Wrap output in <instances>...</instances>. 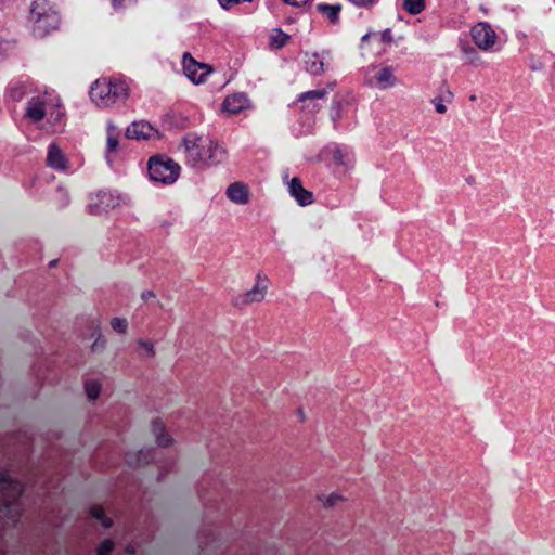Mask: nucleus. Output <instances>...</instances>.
Instances as JSON below:
<instances>
[{"mask_svg": "<svg viewBox=\"0 0 555 555\" xmlns=\"http://www.w3.org/2000/svg\"><path fill=\"white\" fill-rule=\"evenodd\" d=\"M188 166L205 169L223 163L227 151L216 141L195 132L186 133L179 146Z\"/></svg>", "mask_w": 555, "mask_h": 555, "instance_id": "obj_1", "label": "nucleus"}, {"mask_svg": "<svg viewBox=\"0 0 555 555\" xmlns=\"http://www.w3.org/2000/svg\"><path fill=\"white\" fill-rule=\"evenodd\" d=\"M23 493L22 483L8 470L0 472V528L17 522L22 508L18 499Z\"/></svg>", "mask_w": 555, "mask_h": 555, "instance_id": "obj_2", "label": "nucleus"}, {"mask_svg": "<svg viewBox=\"0 0 555 555\" xmlns=\"http://www.w3.org/2000/svg\"><path fill=\"white\" fill-rule=\"evenodd\" d=\"M128 96L129 87L124 80L98 79L90 89V99L100 108L124 104Z\"/></svg>", "mask_w": 555, "mask_h": 555, "instance_id": "obj_3", "label": "nucleus"}, {"mask_svg": "<svg viewBox=\"0 0 555 555\" xmlns=\"http://www.w3.org/2000/svg\"><path fill=\"white\" fill-rule=\"evenodd\" d=\"M60 13L49 0H35L29 8V25L36 37L43 38L60 26Z\"/></svg>", "mask_w": 555, "mask_h": 555, "instance_id": "obj_4", "label": "nucleus"}, {"mask_svg": "<svg viewBox=\"0 0 555 555\" xmlns=\"http://www.w3.org/2000/svg\"><path fill=\"white\" fill-rule=\"evenodd\" d=\"M151 180L162 184H172L180 175V166L171 158L153 156L147 165Z\"/></svg>", "mask_w": 555, "mask_h": 555, "instance_id": "obj_5", "label": "nucleus"}, {"mask_svg": "<svg viewBox=\"0 0 555 555\" xmlns=\"http://www.w3.org/2000/svg\"><path fill=\"white\" fill-rule=\"evenodd\" d=\"M122 197L112 191H99L90 196L88 211L93 216H104L120 207Z\"/></svg>", "mask_w": 555, "mask_h": 555, "instance_id": "obj_6", "label": "nucleus"}, {"mask_svg": "<svg viewBox=\"0 0 555 555\" xmlns=\"http://www.w3.org/2000/svg\"><path fill=\"white\" fill-rule=\"evenodd\" d=\"M366 83L371 87H377L380 90L393 88L398 83L395 70L390 66H373L369 69Z\"/></svg>", "mask_w": 555, "mask_h": 555, "instance_id": "obj_7", "label": "nucleus"}, {"mask_svg": "<svg viewBox=\"0 0 555 555\" xmlns=\"http://www.w3.org/2000/svg\"><path fill=\"white\" fill-rule=\"evenodd\" d=\"M268 292V281L266 276L257 275V280L253 288L249 291L237 295L234 298L235 307H244L256 302H261L267 295Z\"/></svg>", "mask_w": 555, "mask_h": 555, "instance_id": "obj_8", "label": "nucleus"}, {"mask_svg": "<svg viewBox=\"0 0 555 555\" xmlns=\"http://www.w3.org/2000/svg\"><path fill=\"white\" fill-rule=\"evenodd\" d=\"M470 34L474 43L483 51L491 50L495 44L496 33L488 23L480 22L476 24Z\"/></svg>", "mask_w": 555, "mask_h": 555, "instance_id": "obj_9", "label": "nucleus"}, {"mask_svg": "<svg viewBox=\"0 0 555 555\" xmlns=\"http://www.w3.org/2000/svg\"><path fill=\"white\" fill-rule=\"evenodd\" d=\"M183 70L186 77L196 85L204 82L206 76L211 72L207 64L198 63L188 52L183 54Z\"/></svg>", "mask_w": 555, "mask_h": 555, "instance_id": "obj_10", "label": "nucleus"}, {"mask_svg": "<svg viewBox=\"0 0 555 555\" xmlns=\"http://www.w3.org/2000/svg\"><path fill=\"white\" fill-rule=\"evenodd\" d=\"M48 105L47 94L31 96L27 101L25 116L33 122H39L44 118Z\"/></svg>", "mask_w": 555, "mask_h": 555, "instance_id": "obj_11", "label": "nucleus"}, {"mask_svg": "<svg viewBox=\"0 0 555 555\" xmlns=\"http://www.w3.org/2000/svg\"><path fill=\"white\" fill-rule=\"evenodd\" d=\"M46 163L49 168L56 171L65 172L69 168L68 158L56 143L49 144Z\"/></svg>", "mask_w": 555, "mask_h": 555, "instance_id": "obj_12", "label": "nucleus"}, {"mask_svg": "<svg viewBox=\"0 0 555 555\" xmlns=\"http://www.w3.org/2000/svg\"><path fill=\"white\" fill-rule=\"evenodd\" d=\"M127 139L150 140L158 137V131L146 121H133L126 129Z\"/></svg>", "mask_w": 555, "mask_h": 555, "instance_id": "obj_13", "label": "nucleus"}, {"mask_svg": "<svg viewBox=\"0 0 555 555\" xmlns=\"http://www.w3.org/2000/svg\"><path fill=\"white\" fill-rule=\"evenodd\" d=\"M288 192L300 206H308L313 203V194L306 190L298 178L288 182Z\"/></svg>", "mask_w": 555, "mask_h": 555, "instance_id": "obj_14", "label": "nucleus"}, {"mask_svg": "<svg viewBox=\"0 0 555 555\" xmlns=\"http://www.w3.org/2000/svg\"><path fill=\"white\" fill-rule=\"evenodd\" d=\"M249 101L243 93L232 94L227 96L222 103L223 112L235 115L248 107Z\"/></svg>", "mask_w": 555, "mask_h": 555, "instance_id": "obj_15", "label": "nucleus"}, {"mask_svg": "<svg viewBox=\"0 0 555 555\" xmlns=\"http://www.w3.org/2000/svg\"><path fill=\"white\" fill-rule=\"evenodd\" d=\"M228 198L236 205H246L249 202V191L242 182H233L227 189Z\"/></svg>", "mask_w": 555, "mask_h": 555, "instance_id": "obj_16", "label": "nucleus"}, {"mask_svg": "<svg viewBox=\"0 0 555 555\" xmlns=\"http://www.w3.org/2000/svg\"><path fill=\"white\" fill-rule=\"evenodd\" d=\"M151 430L157 446L166 448L173 443L172 437L167 433L166 427L160 420H154L151 423Z\"/></svg>", "mask_w": 555, "mask_h": 555, "instance_id": "obj_17", "label": "nucleus"}, {"mask_svg": "<svg viewBox=\"0 0 555 555\" xmlns=\"http://www.w3.org/2000/svg\"><path fill=\"white\" fill-rule=\"evenodd\" d=\"M119 129L114 125L113 121L106 122V159L109 162L108 154L117 151L119 145Z\"/></svg>", "mask_w": 555, "mask_h": 555, "instance_id": "obj_18", "label": "nucleus"}, {"mask_svg": "<svg viewBox=\"0 0 555 555\" xmlns=\"http://www.w3.org/2000/svg\"><path fill=\"white\" fill-rule=\"evenodd\" d=\"M305 68L311 75L318 76L324 72V63L319 54H306Z\"/></svg>", "mask_w": 555, "mask_h": 555, "instance_id": "obj_19", "label": "nucleus"}, {"mask_svg": "<svg viewBox=\"0 0 555 555\" xmlns=\"http://www.w3.org/2000/svg\"><path fill=\"white\" fill-rule=\"evenodd\" d=\"M333 159L337 166L343 167L345 170H349L354 165V157L351 153L336 147L333 151Z\"/></svg>", "mask_w": 555, "mask_h": 555, "instance_id": "obj_20", "label": "nucleus"}, {"mask_svg": "<svg viewBox=\"0 0 555 555\" xmlns=\"http://www.w3.org/2000/svg\"><path fill=\"white\" fill-rule=\"evenodd\" d=\"M29 92V86L25 82L12 83L7 90V98L13 102L22 101Z\"/></svg>", "mask_w": 555, "mask_h": 555, "instance_id": "obj_21", "label": "nucleus"}, {"mask_svg": "<svg viewBox=\"0 0 555 555\" xmlns=\"http://www.w3.org/2000/svg\"><path fill=\"white\" fill-rule=\"evenodd\" d=\"M453 99L452 91L446 87L441 90V93L431 100V103L435 105V109L438 114H444L447 112V106L443 102L450 103Z\"/></svg>", "mask_w": 555, "mask_h": 555, "instance_id": "obj_22", "label": "nucleus"}, {"mask_svg": "<svg viewBox=\"0 0 555 555\" xmlns=\"http://www.w3.org/2000/svg\"><path fill=\"white\" fill-rule=\"evenodd\" d=\"M317 10L324 14L331 21V23H336L339 17L341 5L319 3L317 4Z\"/></svg>", "mask_w": 555, "mask_h": 555, "instance_id": "obj_23", "label": "nucleus"}, {"mask_svg": "<svg viewBox=\"0 0 555 555\" xmlns=\"http://www.w3.org/2000/svg\"><path fill=\"white\" fill-rule=\"evenodd\" d=\"M126 462L129 466H137L149 462V452L140 450L138 452L129 451L126 453Z\"/></svg>", "mask_w": 555, "mask_h": 555, "instance_id": "obj_24", "label": "nucleus"}, {"mask_svg": "<svg viewBox=\"0 0 555 555\" xmlns=\"http://www.w3.org/2000/svg\"><path fill=\"white\" fill-rule=\"evenodd\" d=\"M138 347L140 350V356L144 359H153L156 356L155 346L151 340L139 339Z\"/></svg>", "mask_w": 555, "mask_h": 555, "instance_id": "obj_25", "label": "nucleus"}, {"mask_svg": "<svg viewBox=\"0 0 555 555\" xmlns=\"http://www.w3.org/2000/svg\"><path fill=\"white\" fill-rule=\"evenodd\" d=\"M270 39H271L270 46L272 48L281 49L282 47H284L287 43L289 36L287 34H285L284 31H282L281 29H274L271 34Z\"/></svg>", "mask_w": 555, "mask_h": 555, "instance_id": "obj_26", "label": "nucleus"}, {"mask_svg": "<svg viewBox=\"0 0 555 555\" xmlns=\"http://www.w3.org/2000/svg\"><path fill=\"white\" fill-rule=\"evenodd\" d=\"M402 7L409 14L416 15L425 9V0H403Z\"/></svg>", "mask_w": 555, "mask_h": 555, "instance_id": "obj_27", "label": "nucleus"}, {"mask_svg": "<svg viewBox=\"0 0 555 555\" xmlns=\"http://www.w3.org/2000/svg\"><path fill=\"white\" fill-rule=\"evenodd\" d=\"M85 391L88 399L94 401L100 397L101 384L96 380H89L85 384Z\"/></svg>", "mask_w": 555, "mask_h": 555, "instance_id": "obj_28", "label": "nucleus"}, {"mask_svg": "<svg viewBox=\"0 0 555 555\" xmlns=\"http://www.w3.org/2000/svg\"><path fill=\"white\" fill-rule=\"evenodd\" d=\"M90 514L93 518L101 521L104 528H109L113 525V520L111 518L105 517L104 509L102 506L94 505L90 509Z\"/></svg>", "mask_w": 555, "mask_h": 555, "instance_id": "obj_29", "label": "nucleus"}, {"mask_svg": "<svg viewBox=\"0 0 555 555\" xmlns=\"http://www.w3.org/2000/svg\"><path fill=\"white\" fill-rule=\"evenodd\" d=\"M327 93H328V91L325 89L310 90V91L302 92L301 94H299L298 101L306 102L307 100H311V101L320 100V99H323Z\"/></svg>", "mask_w": 555, "mask_h": 555, "instance_id": "obj_30", "label": "nucleus"}, {"mask_svg": "<svg viewBox=\"0 0 555 555\" xmlns=\"http://www.w3.org/2000/svg\"><path fill=\"white\" fill-rule=\"evenodd\" d=\"M111 326L118 334H126L129 327L128 320L122 317H115L111 320Z\"/></svg>", "mask_w": 555, "mask_h": 555, "instance_id": "obj_31", "label": "nucleus"}, {"mask_svg": "<svg viewBox=\"0 0 555 555\" xmlns=\"http://www.w3.org/2000/svg\"><path fill=\"white\" fill-rule=\"evenodd\" d=\"M319 501L325 506V507H332L337 505L339 502L344 501V498L338 493H331L327 495L319 496Z\"/></svg>", "mask_w": 555, "mask_h": 555, "instance_id": "obj_32", "label": "nucleus"}, {"mask_svg": "<svg viewBox=\"0 0 555 555\" xmlns=\"http://www.w3.org/2000/svg\"><path fill=\"white\" fill-rule=\"evenodd\" d=\"M106 347V339L101 334L100 330L96 331V338L94 343L91 345L92 352H102Z\"/></svg>", "mask_w": 555, "mask_h": 555, "instance_id": "obj_33", "label": "nucleus"}, {"mask_svg": "<svg viewBox=\"0 0 555 555\" xmlns=\"http://www.w3.org/2000/svg\"><path fill=\"white\" fill-rule=\"evenodd\" d=\"M115 546V543L111 539H105L96 548V555H109Z\"/></svg>", "mask_w": 555, "mask_h": 555, "instance_id": "obj_34", "label": "nucleus"}, {"mask_svg": "<svg viewBox=\"0 0 555 555\" xmlns=\"http://www.w3.org/2000/svg\"><path fill=\"white\" fill-rule=\"evenodd\" d=\"M135 2V0H113L112 3H113V7L115 9H121V8H126L128 5H131Z\"/></svg>", "mask_w": 555, "mask_h": 555, "instance_id": "obj_35", "label": "nucleus"}, {"mask_svg": "<svg viewBox=\"0 0 555 555\" xmlns=\"http://www.w3.org/2000/svg\"><path fill=\"white\" fill-rule=\"evenodd\" d=\"M380 40L383 43H391L393 41L391 30L389 28L385 29L380 35Z\"/></svg>", "mask_w": 555, "mask_h": 555, "instance_id": "obj_36", "label": "nucleus"}, {"mask_svg": "<svg viewBox=\"0 0 555 555\" xmlns=\"http://www.w3.org/2000/svg\"><path fill=\"white\" fill-rule=\"evenodd\" d=\"M57 192H59V193L61 194V196H62V197H61V204H62V206H66V205H68V203H69V195H68L67 191H66L64 188H61V186H60V188L57 189Z\"/></svg>", "mask_w": 555, "mask_h": 555, "instance_id": "obj_37", "label": "nucleus"}, {"mask_svg": "<svg viewBox=\"0 0 555 555\" xmlns=\"http://www.w3.org/2000/svg\"><path fill=\"white\" fill-rule=\"evenodd\" d=\"M285 3L293 7H301L308 3L310 0H283Z\"/></svg>", "mask_w": 555, "mask_h": 555, "instance_id": "obj_38", "label": "nucleus"}, {"mask_svg": "<svg viewBox=\"0 0 555 555\" xmlns=\"http://www.w3.org/2000/svg\"><path fill=\"white\" fill-rule=\"evenodd\" d=\"M153 298H155V293L153 291H144L141 293V299L143 301H149Z\"/></svg>", "mask_w": 555, "mask_h": 555, "instance_id": "obj_39", "label": "nucleus"}, {"mask_svg": "<svg viewBox=\"0 0 555 555\" xmlns=\"http://www.w3.org/2000/svg\"><path fill=\"white\" fill-rule=\"evenodd\" d=\"M375 0H350V2H352L353 4L358 5V7H365V5H370L374 2Z\"/></svg>", "mask_w": 555, "mask_h": 555, "instance_id": "obj_40", "label": "nucleus"}, {"mask_svg": "<svg viewBox=\"0 0 555 555\" xmlns=\"http://www.w3.org/2000/svg\"><path fill=\"white\" fill-rule=\"evenodd\" d=\"M159 225H160L162 228H169V227L171 225V223H170V222H168V221H166V220H160V221H159Z\"/></svg>", "mask_w": 555, "mask_h": 555, "instance_id": "obj_41", "label": "nucleus"}, {"mask_svg": "<svg viewBox=\"0 0 555 555\" xmlns=\"http://www.w3.org/2000/svg\"><path fill=\"white\" fill-rule=\"evenodd\" d=\"M370 37H371V33H367V34L363 35L362 38H361V42L367 41L370 39Z\"/></svg>", "mask_w": 555, "mask_h": 555, "instance_id": "obj_42", "label": "nucleus"}, {"mask_svg": "<svg viewBox=\"0 0 555 555\" xmlns=\"http://www.w3.org/2000/svg\"><path fill=\"white\" fill-rule=\"evenodd\" d=\"M126 552L129 553V554H133L134 553V548L132 546H128L126 548Z\"/></svg>", "mask_w": 555, "mask_h": 555, "instance_id": "obj_43", "label": "nucleus"}, {"mask_svg": "<svg viewBox=\"0 0 555 555\" xmlns=\"http://www.w3.org/2000/svg\"><path fill=\"white\" fill-rule=\"evenodd\" d=\"M469 100L470 101H475L476 100V95H470Z\"/></svg>", "mask_w": 555, "mask_h": 555, "instance_id": "obj_44", "label": "nucleus"}, {"mask_svg": "<svg viewBox=\"0 0 555 555\" xmlns=\"http://www.w3.org/2000/svg\"><path fill=\"white\" fill-rule=\"evenodd\" d=\"M334 87H335V85H334V83H331V85H330V89H331V90H333V89H334Z\"/></svg>", "mask_w": 555, "mask_h": 555, "instance_id": "obj_45", "label": "nucleus"}]
</instances>
